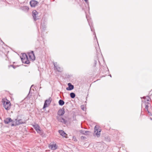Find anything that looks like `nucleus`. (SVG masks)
Segmentation results:
<instances>
[{
	"mask_svg": "<svg viewBox=\"0 0 152 152\" xmlns=\"http://www.w3.org/2000/svg\"><path fill=\"white\" fill-rule=\"evenodd\" d=\"M40 130L41 129H40V127L39 128H38L37 129H36V130L37 132H39V131H40Z\"/></svg>",
	"mask_w": 152,
	"mask_h": 152,
	"instance_id": "7c9ffc66",
	"label": "nucleus"
},
{
	"mask_svg": "<svg viewBox=\"0 0 152 152\" xmlns=\"http://www.w3.org/2000/svg\"><path fill=\"white\" fill-rule=\"evenodd\" d=\"M20 58L21 59V58H28L27 55L25 53H22V56H20Z\"/></svg>",
	"mask_w": 152,
	"mask_h": 152,
	"instance_id": "6ab92c4d",
	"label": "nucleus"
},
{
	"mask_svg": "<svg viewBox=\"0 0 152 152\" xmlns=\"http://www.w3.org/2000/svg\"><path fill=\"white\" fill-rule=\"evenodd\" d=\"M9 67H13L14 69H15V67L13 65H11L10 66H9Z\"/></svg>",
	"mask_w": 152,
	"mask_h": 152,
	"instance_id": "a878e982",
	"label": "nucleus"
},
{
	"mask_svg": "<svg viewBox=\"0 0 152 152\" xmlns=\"http://www.w3.org/2000/svg\"><path fill=\"white\" fill-rule=\"evenodd\" d=\"M64 108H62L59 110L57 114L58 115L61 116L63 115L64 114Z\"/></svg>",
	"mask_w": 152,
	"mask_h": 152,
	"instance_id": "1a4fd4ad",
	"label": "nucleus"
},
{
	"mask_svg": "<svg viewBox=\"0 0 152 152\" xmlns=\"http://www.w3.org/2000/svg\"><path fill=\"white\" fill-rule=\"evenodd\" d=\"M148 105H146L145 107V108L148 111V113H149V111H148Z\"/></svg>",
	"mask_w": 152,
	"mask_h": 152,
	"instance_id": "c85d7f7f",
	"label": "nucleus"
},
{
	"mask_svg": "<svg viewBox=\"0 0 152 152\" xmlns=\"http://www.w3.org/2000/svg\"><path fill=\"white\" fill-rule=\"evenodd\" d=\"M82 110H84V108L83 107V108H82Z\"/></svg>",
	"mask_w": 152,
	"mask_h": 152,
	"instance_id": "473e14b6",
	"label": "nucleus"
},
{
	"mask_svg": "<svg viewBox=\"0 0 152 152\" xmlns=\"http://www.w3.org/2000/svg\"><path fill=\"white\" fill-rule=\"evenodd\" d=\"M70 97L72 98H74L75 96V94L73 92H72L70 94Z\"/></svg>",
	"mask_w": 152,
	"mask_h": 152,
	"instance_id": "412c9836",
	"label": "nucleus"
},
{
	"mask_svg": "<svg viewBox=\"0 0 152 152\" xmlns=\"http://www.w3.org/2000/svg\"><path fill=\"white\" fill-rule=\"evenodd\" d=\"M68 87L66 88V90L68 91H71L74 88V86L71 83H69L68 84Z\"/></svg>",
	"mask_w": 152,
	"mask_h": 152,
	"instance_id": "9b49d317",
	"label": "nucleus"
},
{
	"mask_svg": "<svg viewBox=\"0 0 152 152\" xmlns=\"http://www.w3.org/2000/svg\"><path fill=\"white\" fill-rule=\"evenodd\" d=\"M32 126L35 130L37 129L38 128H40V126L37 124L36 125H33Z\"/></svg>",
	"mask_w": 152,
	"mask_h": 152,
	"instance_id": "aec40b11",
	"label": "nucleus"
},
{
	"mask_svg": "<svg viewBox=\"0 0 152 152\" xmlns=\"http://www.w3.org/2000/svg\"><path fill=\"white\" fill-rule=\"evenodd\" d=\"M94 35H95V38L96 39V41H97L98 44V41H97V38H96V34H95V32L94 31Z\"/></svg>",
	"mask_w": 152,
	"mask_h": 152,
	"instance_id": "bb28decb",
	"label": "nucleus"
},
{
	"mask_svg": "<svg viewBox=\"0 0 152 152\" xmlns=\"http://www.w3.org/2000/svg\"><path fill=\"white\" fill-rule=\"evenodd\" d=\"M2 102L4 108L7 110H9L11 108V104L10 101L6 99H2Z\"/></svg>",
	"mask_w": 152,
	"mask_h": 152,
	"instance_id": "f257e3e1",
	"label": "nucleus"
},
{
	"mask_svg": "<svg viewBox=\"0 0 152 152\" xmlns=\"http://www.w3.org/2000/svg\"><path fill=\"white\" fill-rule=\"evenodd\" d=\"M12 121V120L10 118H6L4 120V122L6 124H8Z\"/></svg>",
	"mask_w": 152,
	"mask_h": 152,
	"instance_id": "4468645a",
	"label": "nucleus"
},
{
	"mask_svg": "<svg viewBox=\"0 0 152 152\" xmlns=\"http://www.w3.org/2000/svg\"><path fill=\"white\" fill-rule=\"evenodd\" d=\"M88 23H89V26H90L91 31H93V29L92 28V23H91V24L88 21Z\"/></svg>",
	"mask_w": 152,
	"mask_h": 152,
	"instance_id": "b1692460",
	"label": "nucleus"
},
{
	"mask_svg": "<svg viewBox=\"0 0 152 152\" xmlns=\"http://www.w3.org/2000/svg\"><path fill=\"white\" fill-rule=\"evenodd\" d=\"M57 118L59 121L65 124H66L67 123V121L65 120L64 118H61L60 119H58V118Z\"/></svg>",
	"mask_w": 152,
	"mask_h": 152,
	"instance_id": "dca6fc26",
	"label": "nucleus"
},
{
	"mask_svg": "<svg viewBox=\"0 0 152 152\" xmlns=\"http://www.w3.org/2000/svg\"><path fill=\"white\" fill-rule=\"evenodd\" d=\"M54 70H56L58 72H62L63 71V69L59 67L57 64V63L55 62L53 63Z\"/></svg>",
	"mask_w": 152,
	"mask_h": 152,
	"instance_id": "39448f33",
	"label": "nucleus"
},
{
	"mask_svg": "<svg viewBox=\"0 0 152 152\" xmlns=\"http://www.w3.org/2000/svg\"><path fill=\"white\" fill-rule=\"evenodd\" d=\"M80 133L83 134L87 135L89 134L90 132L89 131H85L84 130H80L79 131Z\"/></svg>",
	"mask_w": 152,
	"mask_h": 152,
	"instance_id": "9d476101",
	"label": "nucleus"
},
{
	"mask_svg": "<svg viewBox=\"0 0 152 152\" xmlns=\"http://www.w3.org/2000/svg\"><path fill=\"white\" fill-rule=\"evenodd\" d=\"M28 55L30 59L32 61H34L35 59V57L33 51H31V52L28 53Z\"/></svg>",
	"mask_w": 152,
	"mask_h": 152,
	"instance_id": "423d86ee",
	"label": "nucleus"
},
{
	"mask_svg": "<svg viewBox=\"0 0 152 152\" xmlns=\"http://www.w3.org/2000/svg\"><path fill=\"white\" fill-rule=\"evenodd\" d=\"M33 86V85H32L31 86V87H32Z\"/></svg>",
	"mask_w": 152,
	"mask_h": 152,
	"instance_id": "f704fd0d",
	"label": "nucleus"
},
{
	"mask_svg": "<svg viewBox=\"0 0 152 152\" xmlns=\"http://www.w3.org/2000/svg\"><path fill=\"white\" fill-rule=\"evenodd\" d=\"M150 119H151V120H152V118H150Z\"/></svg>",
	"mask_w": 152,
	"mask_h": 152,
	"instance_id": "72a5a7b5",
	"label": "nucleus"
},
{
	"mask_svg": "<svg viewBox=\"0 0 152 152\" xmlns=\"http://www.w3.org/2000/svg\"><path fill=\"white\" fill-rule=\"evenodd\" d=\"M21 119L19 120H17V119H15V122H16V125L17 126L21 124H23L25 123V122L22 121Z\"/></svg>",
	"mask_w": 152,
	"mask_h": 152,
	"instance_id": "f8f14e48",
	"label": "nucleus"
},
{
	"mask_svg": "<svg viewBox=\"0 0 152 152\" xmlns=\"http://www.w3.org/2000/svg\"><path fill=\"white\" fill-rule=\"evenodd\" d=\"M52 101V99L51 97H50L49 99L45 100L43 109H45L48 107Z\"/></svg>",
	"mask_w": 152,
	"mask_h": 152,
	"instance_id": "7ed1b4c3",
	"label": "nucleus"
},
{
	"mask_svg": "<svg viewBox=\"0 0 152 152\" xmlns=\"http://www.w3.org/2000/svg\"><path fill=\"white\" fill-rule=\"evenodd\" d=\"M29 9L28 7L27 6H24L22 7V10L25 11H27Z\"/></svg>",
	"mask_w": 152,
	"mask_h": 152,
	"instance_id": "f3484780",
	"label": "nucleus"
},
{
	"mask_svg": "<svg viewBox=\"0 0 152 152\" xmlns=\"http://www.w3.org/2000/svg\"><path fill=\"white\" fill-rule=\"evenodd\" d=\"M58 132L60 134L64 137H66L67 134L62 130H60L58 131Z\"/></svg>",
	"mask_w": 152,
	"mask_h": 152,
	"instance_id": "ddd939ff",
	"label": "nucleus"
},
{
	"mask_svg": "<svg viewBox=\"0 0 152 152\" xmlns=\"http://www.w3.org/2000/svg\"><path fill=\"white\" fill-rule=\"evenodd\" d=\"M110 76L111 77V75H110Z\"/></svg>",
	"mask_w": 152,
	"mask_h": 152,
	"instance_id": "c9c22d12",
	"label": "nucleus"
},
{
	"mask_svg": "<svg viewBox=\"0 0 152 152\" xmlns=\"http://www.w3.org/2000/svg\"><path fill=\"white\" fill-rule=\"evenodd\" d=\"M49 148L52 150H55L57 148L58 146L56 144L53 143L49 145Z\"/></svg>",
	"mask_w": 152,
	"mask_h": 152,
	"instance_id": "0eeeda50",
	"label": "nucleus"
},
{
	"mask_svg": "<svg viewBox=\"0 0 152 152\" xmlns=\"http://www.w3.org/2000/svg\"><path fill=\"white\" fill-rule=\"evenodd\" d=\"M27 152H29V151H27Z\"/></svg>",
	"mask_w": 152,
	"mask_h": 152,
	"instance_id": "e433bc0d",
	"label": "nucleus"
},
{
	"mask_svg": "<svg viewBox=\"0 0 152 152\" xmlns=\"http://www.w3.org/2000/svg\"><path fill=\"white\" fill-rule=\"evenodd\" d=\"M21 60L22 62L23 63L29 64L30 62L28 58H21Z\"/></svg>",
	"mask_w": 152,
	"mask_h": 152,
	"instance_id": "2eb2a0df",
	"label": "nucleus"
},
{
	"mask_svg": "<svg viewBox=\"0 0 152 152\" xmlns=\"http://www.w3.org/2000/svg\"><path fill=\"white\" fill-rule=\"evenodd\" d=\"M94 135L96 136L97 137H99L100 135L101 129H99V126L96 125L94 127Z\"/></svg>",
	"mask_w": 152,
	"mask_h": 152,
	"instance_id": "f03ea898",
	"label": "nucleus"
},
{
	"mask_svg": "<svg viewBox=\"0 0 152 152\" xmlns=\"http://www.w3.org/2000/svg\"><path fill=\"white\" fill-rule=\"evenodd\" d=\"M58 104L62 106L64 104V102L63 100L60 99L58 101Z\"/></svg>",
	"mask_w": 152,
	"mask_h": 152,
	"instance_id": "a211bd4d",
	"label": "nucleus"
},
{
	"mask_svg": "<svg viewBox=\"0 0 152 152\" xmlns=\"http://www.w3.org/2000/svg\"><path fill=\"white\" fill-rule=\"evenodd\" d=\"M32 15L34 20L35 21L38 19V18L37 15H38V12L36 10H34L32 12Z\"/></svg>",
	"mask_w": 152,
	"mask_h": 152,
	"instance_id": "20e7f679",
	"label": "nucleus"
},
{
	"mask_svg": "<svg viewBox=\"0 0 152 152\" xmlns=\"http://www.w3.org/2000/svg\"><path fill=\"white\" fill-rule=\"evenodd\" d=\"M15 122V121H13V120H12V121L11 122V126H17V125H16V122L15 121V124H14Z\"/></svg>",
	"mask_w": 152,
	"mask_h": 152,
	"instance_id": "5701e85b",
	"label": "nucleus"
},
{
	"mask_svg": "<svg viewBox=\"0 0 152 152\" xmlns=\"http://www.w3.org/2000/svg\"><path fill=\"white\" fill-rule=\"evenodd\" d=\"M37 133L42 136H43L44 135V134L43 132V131L41 130H40V131H39V132H38Z\"/></svg>",
	"mask_w": 152,
	"mask_h": 152,
	"instance_id": "4be33fe9",
	"label": "nucleus"
},
{
	"mask_svg": "<svg viewBox=\"0 0 152 152\" xmlns=\"http://www.w3.org/2000/svg\"><path fill=\"white\" fill-rule=\"evenodd\" d=\"M72 139L74 140V141H76L77 140L76 137L75 136H73L72 137Z\"/></svg>",
	"mask_w": 152,
	"mask_h": 152,
	"instance_id": "c756f323",
	"label": "nucleus"
},
{
	"mask_svg": "<svg viewBox=\"0 0 152 152\" xmlns=\"http://www.w3.org/2000/svg\"><path fill=\"white\" fill-rule=\"evenodd\" d=\"M151 100V98L149 96H148V99H147V100L148 101H149Z\"/></svg>",
	"mask_w": 152,
	"mask_h": 152,
	"instance_id": "2f4dec72",
	"label": "nucleus"
},
{
	"mask_svg": "<svg viewBox=\"0 0 152 152\" xmlns=\"http://www.w3.org/2000/svg\"><path fill=\"white\" fill-rule=\"evenodd\" d=\"M31 6L32 7H34L38 4V2L35 0H31L30 2Z\"/></svg>",
	"mask_w": 152,
	"mask_h": 152,
	"instance_id": "6e6552de",
	"label": "nucleus"
},
{
	"mask_svg": "<svg viewBox=\"0 0 152 152\" xmlns=\"http://www.w3.org/2000/svg\"><path fill=\"white\" fill-rule=\"evenodd\" d=\"M97 60H94V66H96V64H97Z\"/></svg>",
	"mask_w": 152,
	"mask_h": 152,
	"instance_id": "393cba45",
	"label": "nucleus"
},
{
	"mask_svg": "<svg viewBox=\"0 0 152 152\" xmlns=\"http://www.w3.org/2000/svg\"><path fill=\"white\" fill-rule=\"evenodd\" d=\"M84 1L86 2V3L87 4L88 7H89V2L88 1V0H84ZM88 8H89V7H88Z\"/></svg>",
	"mask_w": 152,
	"mask_h": 152,
	"instance_id": "cd10ccee",
	"label": "nucleus"
}]
</instances>
